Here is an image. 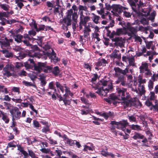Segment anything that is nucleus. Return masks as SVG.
Returning <instances> with one entry per match:
<instances>
[{
    "instance_id": "54",
    "label": "nucleus",
    "mask_w": 158,
    "mask_h": 158,
    "mask_svg": "<svg viewBox=\"0 0 158 158\" xmlns=\"http://www.w3.org/2000/svg\"><path fill=\"white\" fill-rule=\"evenodd\" d=\"M33 123L35 127L38 128L40 127V124L39 122L36 120H33Z\"/></svg>"
},
{
    "instance_id": "17",
    "label": "nucleus",
    "mask_w": 158,
    "mask_h": 158,
    "mask_svg": "<svg viewBox=\"0 0 158 158\" xmlns=\"http://www.w3.org/2000/svg\"><path fill=\"white\" fill-rule=\"evenodd\" d=\"M148 69V64L146 62L142 63L141 66L139 68L140 72L141 73L144 72V69H145V71L147 70Z\"/></svg>"
},
{
    "instance_id": "9",
    "label": "nucleus",
    "mask_w": 158,
    "mask_h": 158,
    "mask_svg": "<svg viewBox=\"0 0 158 158\" xmlns=\"http://www.w3.org/2000/svg\"><path fill=\"white\" fill-rule=\"evenodd\" d=\"M108 81L106 80H103L100 81L97 83L95 86H92L95 89H97V88H105V87H106L107 85Z\"/></svg>"
},
{
    "instance_id": "18",
    "label": "nucleus",
    "mask_w": 158,
    "mask_h": 158,
    "mask_svg": "<svg viewBox=\"0 0 158 158\" xmlns=\"http://www.w3.org/2000/svg\"><path fill=\"white\" fill-rule=\"evenodd\" d=\"M111 124L115 125L117 126L116 127L118 129H121L122 130H125V129L118 122H117L115 121H111L110 123Z\"/></svg>"
},
{
    "instance_id": "58",
    "label": "nucleus",
    "mask_w": 158,
    "mask_h": 158,
    "mask_svg": "<svg viewBox=\"0 0 158 158\" xmlns=\"http://www.w3.org/2000/svg\"><path fill=\"white\" fill-rule=\"evenodd\" d=\"M119 11L121 12H123V13L125 11H126V10H128V8L124 7L122 6H120L119 7Z\"/></svg>"
},
{
    "instance_id": "32",
    "label": "nucleus",
    "mask_w": 158,
    "mask_h": 158,
    "mask_svg": "<svg viewBox=\"0 0 158 158\" xmlns=\"http://www.w3.org/2000/svg\"><path fill=\"white\" fill-rule=\"evenodd\" d=\"M64 87L65 88V91L66 93L67 94L72 97L73 95L74 94L73 93L71 92L69 88L66 86H65Z\"/></svg>"
},
{
    "instance_id": "59",
    "label": "nucleus",
    "mask_w": 158,
    "mask_h": 158,
    "mask_svg": "<svg viewBox=\"0 0 158 158\" xmlns=\"http://www.w3.org/2000/svg\"><path fill=\"white\" fill-rule=\"evenodd\" d=\"M9 17V15H8V14H7V12H0V18L2 17Z\"/></svg>"
},
{
    "instance_id": "52",
    "label": "nucleus",
    "mask_w": 158,
    "mask_h": 158,
    "mask_svg": "<svg viewBox=\"0 0 158 158\" xmlns=\"http://www.w3.org/2000/svg\"><path fill=\"white\" fill-rule=\"evenodd\" d=\"M123 32V30L122 28H117L116 29V35L119 36L120 35L122 34Z\"/></svg>"
},
{
    "instance_id": "63",
    "label": "nucleus",
    "mask_w": 158,
    "mask_h": 158,
    "mask_svg": "<svg viewBox=\"0 0 158 158\" xmlns=\"http://www.w3.org/2000/svg\"><path fill=\"white\" fill-rule=\"evenodd\" d=\"M123 13L124 15L126 17L129 18L131 16V14L129 12L125 11Z\"/></svg>"
},
{
    "instance_id": "53",
    "label": "nucleus",
    "mask_w": 158,
    "mask_h": 158,
    "mask_svg": "<svg viewBox=\"0 0 158 158\" xmlns=\"http://www.w3.org/2000/svg\"><path fill=\"white\" fill-rule=\"evenodd\" d=\"M7 6H8V5L6 4H1L0 5L1 7L5 11H7L9 10V8L7 7Z\"/></svg>"
},
{
    "instance_id": "19",
    "label": "nucleus",
    "mask_w": 158,
    "mask_h": 158,
    "mask_svg": "<svg viewBox=\"0 0 158 158\" xmlns=\"http://www.w3.org/2000/svg\"><path fill=\"white\" fill-rule=\"evenodd\" d=\"M138 89L140 95H142L145 94V90L144 85H141L140 84H139Z\"/></svg>"
},
{
    "instance_id": "57",
    "label": "nucleus",
    "mask_w": 158,
    "mask_h": 158,
    "mask_svg": "<svg viewBox=\"0 0 158 158\" xmlns=\"http://www.w3.org/2000/svg\"><path fill=\"white\" fill-rule=\"evenodd\" d=\"M49 131V128L48 125L46 126V127H43V128L42 130V131L45 133H46Z\"/></svg>"
},
{
    "instance_id": "35",
    "label": "nucleus",
    "mask_w": 158,
    "mask_h": 158,
    "mask_svg": "<svg viewBox=\"0 0 158 158\" xmlns=\"http://www.w3.org/2000/svg\"><path fill=\"white\" fill-rule=\"evenodd\" d=\"M56 86L57 88H59L60 89L62 93H64V86L61 85L59 82H56Z\"/></svg>"
},
{
    "instance_id": "60",
    "label": "nucleus",
    "mask_w": 158,
    "mask_h": 158,
    "mask_svg": "<svg viewBox=\"0 0 158 158\" xmlns=\"http://www.w3.org/2000/svg\"><path fill=\"white\" fill-rule=\"evenodd\" d=\"M85 27V30L84 31V33L87 34V31L88 32H90L91 31V30L89 26H87L86 25Z\"/></svg>"
},
{
    "instance_id": "16",
    "label": "nucleus",
    "mask_w": 158,
    "mask_h": 158,
    "mask_svg": "<svg viewBox=\"0 0 158 158\" xmlns=\"http://www.w3.org/2000/svg\"><path fill=\"white\" fill-rule=\"evenodd\" d=\"M40 77L39 79L41 81V84L43 86H44L46 84V81L45 80V77L44 74H40L38 76Z\"/></svg>"
},
{
    "instance_id": "40",
    "label": "nucleus",
    "mask_w": 158,
    "mask_h": 158,
    "mask_svg": "<svg viewBox=\"0 0 158 158\" xmlns=\"http://www.w3.org/2000/svg\"><path fill=\"white\" fill-rule=\"evenodd\" d=\"M146 134L149 136L148 139H151L152 137H153V135L152 134V132L150 131V129L149 128L146 131Z\"/></svg>"
},
{
    "instance_id": "61",
    "label": "nucleus",
    "mask_w": 158,
    "mask_h": 158,
    "mask_svg": "<svg viewBox=\"0 0 158 158\" xmlns=\"http://www.w3.org/2000/svg\"><path fill=\"white\" fill-rule=\"evenodd\" d=\"M73 13V10L72 9H70L68 11L67 14L66 15L67 17H69L71 18V15H72Z\"/></svg>"
},
{
    "instance_id": "1",
    "label": "nucleus",
    "mask_w": 158,
    "mask_h": 158,
    "mask_svg": "<svg viewBox=\"0 0 158 158\" xmlns=\"http://www.w3.org/2000/svg\"><path fill=\"white\" fill-rule=\"evenodd\" d=\"M127 88H118L116 90L118 98V100L122 101V104L124 108L128 107H135L137 106L138 102L139 104L141 106L142 104L136 98H132L129 93L127 92Z\"/></svg>"
},
{
    "instance_id": "27",
    "label": "nucleus",
    "mask_w": 158,
    "mask_h": 158,
    "mask_svg": "<svg viewBox=\"0 0 158 158\" xmlns=\"http://www.w3.org/2000/svg\"><path fill=\"white\" fill-rule=\"evenodd\" d=\"M27 53L28 54H26L23 52H20L19 54V56H17L16 58L20 60L23 59V58H25L27 56H30L28 55V51L27 52Z\"/></svg>"
},
{
    "instance_id": "33",
    "label": "nucleus",
    "mask_w": 158,
    "mask_h": 158,
    "mask_svg": "<svg viewBox=\"0 0 158 158\" xmlns=\"http://www.w3.org/2000/svg\"><path fill=\"white\" fill-rule=\"evenodd\" d=\"M78 17V16L77 14V13L76 12H74L72 15V18L73 20L77 23V19Z\"/></svg>"
},
{
    "instance_id": "36",
    "label": "nucleus",
    "mask_w": 158,
    "mask_h": 158,
    "mask_svg": "<svg viewBox=\"0 0 158 158\" xmlns=\"http://www.w3.org/2000/svg\"><path fill=\"white\" fill-rule=\"evenodd\" d=\"M140 22L143 25H147L148 24V22L146 19L144 17L141 18Z\"/></svg>"
},
{
    "instance_id": "50",
    "label": "nucleus",
    "mask_w": 158,
    "mask_h": 158,
    "mask_svg": "<svg viewBox=\"0 0 158 158\" xmlns=\"http://www.w3.org/2000/svg\"><path fill=\"white\" fill-rule=\"evenodd\" d=\"M98 77V75L97 74H94V77L91 79V82L93 83L94 84V82L97 80Z\"/></svg>"
},
{
    "instance_id": "48",
    "label": "nucleus",
    "mask_w": 158,
    "mask_h": 158,
    "mask_svg": "<svg viewBox=\"0 0 158 158\" xmlns=\"http://www.w3.org/2000/svg\"><path fill=\"white\" fill-rule=\"evenodd\" d=\"M50 89H52L56 94V93H57L55 87L54 86V83L53 81L50 82Z\"/></svg>"
},
{
    "instance_id": "25",
    "label": "nucleus",
    "mask_w": 158,
    "mask_h": 158,
    "mask_svg": "<svg viewBox=\"0 0 158 158\" xmlns=\"http://www.w3.org/2000/svg\"><path fill=\"white\" fill-rule=\"evenodd\" d=\"M71 18L66 16L63 19V22L64 23L66 24L67 26H70L71 25Z\"/></svg>"
},
{
    "instance_id": "31",
    "label": "nucleus",
    "mask_w": 158,
    "mask_h": 158,
    "mask_svg": "<svg viewBox=\"0 0 158 158\" xmlns=\"http://www.w3.org/2000/svg\"><path fill=\"white\" fill-rule=\"evenodd\" d=\"M149 98H148L150 101H154L155 100L156 97L155 95V92H151L149 94Z\"/></svg>"
},
{
    "instance_id": "51",
    "label": "nucleus",
    "mask_w": 158,
    "mask_h": 158,
    "mask_svg": "<svg viewBox=\"0 0 158 158\" xmlns=\"http://www.w3.org/2000/svg\"><path fill=\"white\" fill-rule=\"evenodd\" d=\"M12 91L14 92H17L19 94L20 92V88L19 87H13L11 89Z\"/></svg>"
},
{
    "instance_id": "12",
    "label": "nucleus",
    "mask_w": 158,
    "mask_h": 158,
    "mask_svg": "<svg viewBox=\"0 0 158 158\" xmlns=\"http://www.w3.org/2000/svg\"><path fill=\"white\" fill-rule=\"evenodd\" d=\"M56 95L57 97L59 98V101H63L64 102V104L66 106L69 105L71 104V100H72L67 99V98H62L61 94H59L58 93H56Z\"/></svg>"
},
{
    "instance_id": "49",
    "label": "nucleus",
    "mask_w": 158,
    "mask_h": 158,
    "mask_svg": "<svg viewBox=\"0 0 158 158\" xmlns=\"http://www.w3.org/2000/svg\"><path fill=\"white\" fill-rule=\"evenodd\" d=\"M151 101L150 99L148 98L145 102V105L148 107L152 106L153 104Z\"/></svg>"
},
{
    "instance_id": "6",
    "label": "nucleus",
    "mask_w": 158,
    "mask_h": 158,
    "mask_svg": "<svg viewBox=\"0 0 158 158\" xmlns=\"http://www.w3.org/2000/svg\"><path fill=\"white\" fill-rule=\"evenodd\" d=\"M43 37L42 36H37V38H35V40L37 42L38 44L40 46L43 47L44 51H44L45 52H49V45L47 43V44L43 46L42 44V42L43 41ZM41 51V50H40Z\"/></svg>"
},
{
    "instance_id": "23",
    "label": "nucleus",
    "mask_w": 158,
    "mask_h": 158,
    "mask_svg": "<svg viewBox=\"0 0 158 158\" xmlns=\"http://www.w3.org/2000/svg\"><path fill=\"white\" fill-rule=\"evenodd\" d=\"M23 36L20 34H17L14 36L15 40L18 43H20L22 42Z\"/></svg>"
},
{
    "instance_id": "7",
    "label": "nucleus",
    "mask_w": 158,
    "mask_h": 158,
    "mask_svg": "<svg viewBox=\"0 0 158 158\" xmlns=\"http://www.w3.org/2000/svg\"><path fill=\"white\" fill-rule=\"evenodd\" d=\"M119 83L121 85L124 87H126L127 85L126 79L123 75H121L118 77L117 80L115 81L114 84H118Z\"/></svg>"
},
{
    "instance_id": "46",
    "label": "nucleus",
    "mask_w": 158,
    "mask_h": 158,
    "mask_svg": "<svg viewBox=\"0 0 158 158\" xmlns=\"http://www.w3.org/2000/svg\"><path fill=\"white\" fill-rule=\"evenodd\" d=\"M78 9L79 11L80 10H84L85 11L87 10V8L86 6H83L80 5H79Z\"/></svg>"
},
{
    "instance_id": "29",
    "label": "nucleus",
    "mask_w": 158,
    "mask_h": 158,
    "mask_svg": "<svg viewBox=\"0 0 158 158\" xmlns=\"http://www.w3.org/2000/svg\"><path fill=\"white\" fill-rule=\"evenodd\" d=\"M130 128L132 130H141L140 126L138 125L132 124L130 126Z\"/></svg>"
},
{
    "instance_id": "10",
    "label": "nucleus",
    "mask_w": 158,
    "mask_h": 158,
    "mask_svg": "<svg viewBox=\"0 0 158 158\" xmlns=\"http://www.w3.org/2000/svg\"><path fill=\"white\" fill-rule=\"evenodd\" d=\"M114 70L115 72V75H118V73L122 74L123 75H126L127 73L129 72L128 69L126 68L124 70H123L119 67H114Z\"/></svg>"
},
{
    "instance_id": "11",
    "label": "nucleus",
    "mask_w": 158,
    "mask_h": 158,
    "mask_svg": "<svg viewBox=\"0 0 158 158\" xmlns=\"http://www.w3.org/2000/svg\"><path fill=\"white\" fill-rule=\"evenodd\" d=\"M127 1L133 11L135 12H137L136 3L138 2V0H128Z\"/></svg>"
},
{
    "instance_id": "38",
    "label": "nucleus",
    "mask_w": 158,
    "mask_h": 158,
    "mask_svg": "<svg viewBox=\"0 0 158 158\" xmlns=\"http://www.w3.org/2000/svg\"><path fill=\"white\" fill-rule=\"evenodd\" d=\"M13 70V68L10 65L7 64L3 68V70H7V71H12Z\"/></svg>"
},
{
    "instance_id": "43",
    "label": "nucleus",
    "mask_w": 158,
    "mask_h": 158,
    "mask_svg": "<svg viewBox=\"0 0 158 158\" xmlns=\"http://www.w3.org/2000/svg\"><path fill=\"white\" fill-rule=\"evenodd\" d=\"M16 145L17 144L14 141H13V142H11L8 143L7 147L10 148H15Z\"/></svg>"
},
{
    "instance_id": "55",
    "label": "nucleus",
    "mask_w": 158,
    "mask_h": 158,
    "mask_svg": "<svg viewBox=\"0 0 158 158\" xmlns=\"http://www.w3.org/2000/svg\"><path fill=\"white\" fill-rule=\"evenodd\" d=\"M153 81L151 80H150L148 82V87L150 89H152L153 87Z\"/></svg>"
},
{
    "instance_id": "45",
    "label": "nucleus",
    "mask_w": 158,
    "mask_h": 158,
    "mask_svg": "<svg viewBox=\"0 0 158 158\" xmlns=\"http://www.w3.org/2000/svg\"><path fill=\"white\" fill-rule=\"evenodd\" d=\"M105 99L106 102H107L109 104H111L112 103L114 105H116L117 103H119L118 102L115 101H114L112 102V100H111V99L110 98H105Z\"/></svg>"
},
{
    "instance_id": "14",
    "label": "nucleus",
    "mask_w": 158,
    "mask_h": 158,
    "mask_svg": "<svg viewBox=\"0 0 158 158\" xmlns=\"http://www.w3.org/2000/svg\"><path fill=\"white\" fill-rule=\"evenodd\" d=\"M61 151V150H59L57 147H52L50 150V154L51 156H54L56 155L57 156L58 155V152Z\"/></svg>"
},
{
    "instance_id": "44",
    "label": "nucleus",
    "mask_w": 158,
    "mask_h": 158,
    "mask_svg": "<svg viewBox=\"0 0 158 158\" xmlns=\"http://www.w3.org/2000/svg\"><path fill=\"white\" fill-rule=\"evenodd\" d=\"M16 4H17V6L20 9L22 8L24 6V5L22 2H19V0H15Z\"/></svg>"
},
{
    "instance_id": "13",
    "label": "nucleus",
    "mask_w": 158,
    "mask_h": 158,
    "mask_svg": "<svg viewBox=\"0 0 158 158\" xmlns=\"http://www.w3.org/2000/svg\"><path fill=\"white\" fill-rule=\"evenodd\" d=\"M119 52L118 50L116 49L114 50L113 52L111 54V57L114 59L116 58L118 60H120L121 59V55L120 53L118 54V52Z\"/></svg>"
},
{
    "instance_id": "2",
    "label": "nucleus",
    "mask_w": 158,
    "mask_h": 158,
    "mask_svg": "<svg viewBox=\"0 0 158 158\" xmlns=\"http://www.w3.org/2000/svg\"><path fill=\"white\" fill-rule=\"evenodd\" d=\"M24 44L27 46L31 47V49L28 50V55L31 57H34L40 58L43 55L49 56V53L41 51L39 47L36 45H33L31 44L29 41L27 39L23 40Z\"/></svg>"
},
{
    "instance_id": "56",
    "label": "nucleus",
    "mask_w": 158,
    "mask_h": 158,
    "mask_svg": "<svg viewBox=\"0 0 158 158\" xmlns=\"http://www.w3.org/2000/svg\"><path fill=\"white\" fill-rule=\"evenodd\" d=\"M145 42L146 44V47L148 49H150L152 44V41H150L149 42H147L145 41Z\"/></svg>"
},
{
    "instance_id": "62",
    "label": "nucleus",
    "mask_w": 158,
    "mask_h": 158,
    "mask_svg": "<svg viewBox=\"0 0 158 158\" xmlns=\"http://www.w3.org/2000/svg\"><path fill=\"white\" fill-rule=\"evenodd\" d=\"M4 73V74L6 75L7 77H9L11 76V74L10 73V71H7V70H3Z\"/></svg>"
},
{
    "instance_id": "26",
    "label": "nucleus",
    "mask_w": 158,
    "mask_h": 158,
    "mask_svg": "<svg viewBox=\"0 0 158 158\" xmlns=\"http://www.w3.org/2000/svg\"><path fill=\"white\" fill-rule=\"evenodd\" d=\"M60 72L59 67L58 66L54 67L53 70L52 71V73L55 76H58Z\"/></svg>"
},
{
    "instance_id": "39",
    "label": "nucleus",
    "mask_w": 158,
    "mask_h": 158,
    "mask_svg": "<svg viewBox=\"0 0 158 158\" xmlns=\"http://www.w3.org/2000/svg\"><path fill=\"white\" fill-rule=\"evenodd\" d=\"M109 98L113 101H115L116 100H118V96H116L113 93L112 94L110 95Z\"/></svg>"
},
{
    "instance_id": "37",
    "label": "nucleus",
    "mask_w": 158,
    "mask_h": 158,
    "mask_svg": "<svg viewBox=\"0 0 158 158\" xmlns=\"http://www.w3.org/2000/svg\"><path fill=\"white\" fill-rule=\"evenodd\" d=\"M75 140H73L72 139H67V142H66L67 144H68L70 146H72L75 144Z\"/></svg>"
},
{
    "instance_id": "8",
    "label": "nucleus",
    "mask_w": 158,
    "mask_h": 158,
    "mask_svg": "<svg viewBox=\"0 0 158 158\" xmlns=\"http://www.w3.org/2000/svg\"><path fill=\"white\" fill-rule=\"evenodd\" d=\"M0 45L2 49L8 48L10 47V44L9 43L8 39L5 37L4 39H0Z\"/></svg>"
},
{
    "instance_id": "20",
    "label": "nucleus",
    "mask_w": 158,
    "mask_h": 158,
    "mask_svg": "<svg viewBox=\"0 0 158 158\" xmlns=\"http://www.w3.org/2000/svg\"><path fill=\"white\" fill-rule=\"evenodd\" d=\"M1 52L3 54H5V56L6 58L13 57V54L11 52H9V51L6 49L1 50Z\"/></svg>"
},
{
    "instance_id": "42",
    "label": "nucleus",
    "mask_w": 158,
    "mask_h": 158,
    "mask_svg": "<svg viewBox=\"0 0 158 158\" xmlns=\"http://www.w3.org/2000/svg\"><path fill=\"white\" fill-rule=\"evenodd\" d=\"M124 128L126 129V127L127 126L128 124V123L126 120H123L122 121H120L118 122Z\"/></svg>"
},
{
    "instance_id": "15",
    "label": "nucleus",
    "mask_w": 158,
    "mask_h": 158,
    "mask_svg": "<svg viewBox=\"0 0 158 158\" xmlns=\"http://www.w3.org/2000/svg\"><path fill=\"white\" fill-rule=\"evenodd\" d=\"M1 115H2V119L6 124L9 123L10 121V118L8 116L7 114L3 112H1Z\"/></svg>"
},
{
    "instance_id": "64",
    "label": "nucleus",
    "mask_w": 158,
    "mask_h": 158,
    "mask_svg": "<svg viewBox=\"0 0 158 158\" xmlns=\"http://www.w3.org/2000/svg\"><path fill=\"white\" fill-rule=\"evenodd\" d=\"M67 153L69 155L71 156L72 158H78V156L77 155H76L75 154H74L73 152H68Z\"/></svg>"
},
{
    "instance_id": "21",
    "label": "nucleus",
    "mask_w": 158,
    "mask_h": 158,
    "mask_svg": "<svg viewBox=\"0 0 158 158\" xmlns=\"http://www.w3.org/2000/svg\"><path fill=\"white\" fill-rule=\"evenodd\" d=\"M79 13L80 15V20H90V17L88 16H85L83 15V12L82 10L79 11Z\"/></svg>"
},
{
    "instance_id": "22",
    "label": "nucleus",
    "mask_w": 158,
    "mask_h": 158,
    "mask_svg": "<svg viewBox=\"0 0 158 158\" xmlns=\"http://www.w3.org/2000/svg\"><path fill=\"white\" fill-rule=\"evenodd\" d=\"M144 136L140 133L138 132H135L134 135L132 137V138L135 140L139 139H143Z\"/></svg>"
},
{
    "instance_id": "28",
    "label": "nucleus",
    "mask_w": 158,
    "mask_h": 158,
    "mask_svg": "<svg viewBox=\"0 0 158 158\" xmlns=\"http://www.w3.org/2000/svg\"><path fill=\"white\" fill-rule=\"evenodd\" d=\"M89 20H85L84 19V20H80V22L79 23V29L80 30L82 28V26H85L86 25H87V22L89 21Z\"/></svg>"
},
{
    "instance_id": "5",
    "label": "nucleus",
    "mask_w": 158,
    "mask_h": 158,
    "mask_svg": "<svg viewBox=\"0 0 158 158\" xmlns=\"http://www.w3.org/2000/svg\"><path fill=\"white\" fill-rule=\"evenodd\" d=\"M10 112L12 117V119L18 120L20 119L21 116V112L18 107H15L11 109L10 110Z\"/></svg>"
},
{
    "instance_id": "30",
    "label": "nucleus",
    "mask_w": 158,
    "mask_h": 158,
    "mask_svg": "<svg viewBox=\"0 0 158 158\" xmlns=\"http://www.w3.org/2000/svg\"><path fill=\"white\" fill-rule=\"evenodd\" d=\"M129 64L130 66L135 65V60L134 57L128 58Z\"/></svg>"
},
{
    "instance_id": "41",
    "label": "nucleus",
    "mask_w": 158,
    "mask_h": 158,
    "mask_svg": "<svg viewBox=\"0 0 158 158\" xmlns=\"http://www.w3.org/2000/svg\"><path fill=\"white\" fill-rule=\"evenodd\" d=\"M23 83L26 86H35V85L32 84L31 82H29L24 81H23Z\"/></svg>"
},
{
    "instance_id": "34",
    "label": "nucleus",
    "mask_w": 158,
    "mask_h": 158,
    "mask_svg": "<svg viewBox=\"0 0 158 158\" xmlns=\"http://www.w3.org/2000/svg\"><path fill=\"white\" fill-rule=\"evenodd\" d=\"M92 15H94L93 21L95 23L97 24L98 23V20L100 19V17L99 16L96 15L92 13Z\"/></svg>"
},
{
    "instance_id": "4",
    "label": "nucleus",
    "mask_w": 158,
    "mask_h": 158,
    "mask_svg": "<svg viewBox=\"0 0 158 158\" xmlns=\"http://www.w3.org/2000/svg\"><path fill=\"white\" fill-rule=\"evenodd\" d=\"M113 87V85H112V83H111L110 84L108 85L107 88L102 89L97 88L98 90L96 93L101 96H105L107 95V93L109 92V91L112 89Z\"/></svg>"
},
{
    "instance_id": "3",
    "label": "nucleus",
    "mask_w": 158,
    "mask_h": 158,
    "mask_svg": "<svg viewBox=\"0 0 158 158\" xmlns=\"http://www.w3.org/2000/svg\"><path fill=\"white\" fill-rule=\"evenodd\" d=\"M46 64L44 63L39 62L37 64H34L33 66L34 70L36 72L37 74L42 71L47 73L48 70L49 69V66H48L46 68Z\"/></svg>"
},
{
    "instance_id": "24",
    "label": "nucleus",
    "mask_w": 158,
    "mask_h": 158,
    "mask_svg": "<svg viewBox=\"0 0 158 158\" xmlns=\"http://www.w3.org/2000/svg\"><path fill=\"white\" fill-rule=\"evenodd\" d=\"M51 62L54 64H56L58 62L60 61V59H59L56 55L51 56L50 58Z\"/></svg>"
},
{
    "instance_id": "47",
    "label": "nucleus",
    "mask_w": 158,
    "mask_h": 158,
    "mask_svg": "<svg viewBox=\"0 0 158 158\" xmlns=\"http://www.w3.org/2000/svg\"><path fill=\"white\" fill-rule=\"evenodd\" d=\"M109 152H107V149H106V151L104 150V149H102V153L101 154L104 156L107 157L108 156Z\"/></svg>"
}]
</instances>
